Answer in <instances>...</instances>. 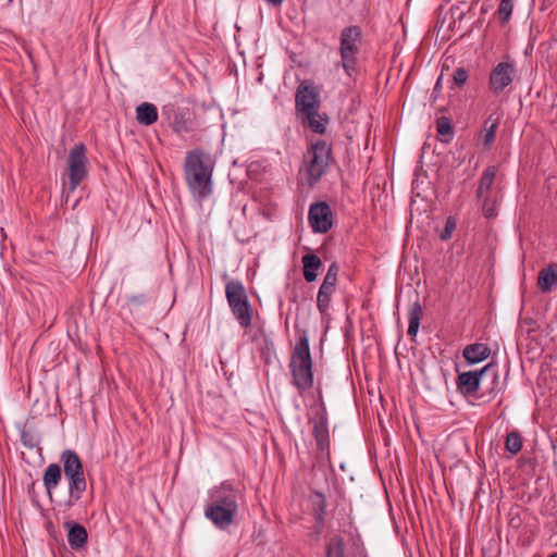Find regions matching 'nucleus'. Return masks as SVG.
Segmentation results:
<instances>
[{"mask_svg": "<svg viewBox=\"0 0 557 557\" xmlns=\"http://www.w3.org/2000/svg\"><path fill=\"white\" fill-rule=\"evenodd\" d=\"M64 528L67 530V543L74 550L83 548L88 541V533L84 525L74 522H64Z\"/></svg>", "mask_w": 557, "mask_h": 557, "instance_id": "4468645a", "label": "nucleus"}, {"mask_svg": "<svg viewBox=\"0 0 557 557\" xmlns=\"http://www.w3.org/2000/svg\"><path fill=\"white\" fill-rule=\"evenodd\" d=\"M228 306L243 327L251 323V307L249 305L244 285L239 281H231L225 286Z\"/></svg>", "mask_w": 557, "mask_h": 557, "instance_id": "0eeeda50", "label": "nucleus"}, {"mask_svg": "<svg viewBox=\"0 0 557 557\" xmlns=\"http://www.w3.org/2000/svg\"><path fill=\"white\" fill-rule=\"evenodd\" d=\"M88 159L84 144L75 145L69 152L66 159V174L69 177V190L73 193L86 178Z\"/></svg>", "mask_w": 557, "mask_h": 557, "instance_id": "1a4fd4ad", "label": "nucleus"}, {"mask_svg": "<svg viewBox=\"0 0 557 557\" xmlns=\"http://www.w3.org/2000/svg\"><path fill=\"white\" fill-rule=\"evenodd\" d=\"M436 129L441 136L445 137L443 141L448 143L453 138V126L447 117H441L437 120Z\"/></svg>", "mask_w": 557, "mask_h": 557, "instance_id": "7c9ffc66", "label": "nucleus"}, {"mask_svg": "<svg viewBox=\"0 0 557 557\" xmlns=\"http://www.w3.org/2000/svg\"><path fill=\"white\" fill-rule=\"evenodd\" d=\"M237 493L230 485L222 484L210 492L205 516L219 529L230 527L237 512Z\"/></svg>", "mask_w": 557, "mask_h": 557, "instance_id": "f03ea898", "label": "nucleus"}, {"mask_svg": "<svg viewBox=\"0 0 557 557\" xmlns=\"http://www.w3.org/2000/svg\"><path fill=\"white\" fill-rule=\"evenodd\" d=\"M557 284V263H550L539 272L537 285L544 293L550 292Z\"/></svg>", "mask_w": 557, "mask_h": 557, "instance_id": "dca6fc26", "label": "nucleus"}, {"mask_svg": "<svg viewBox=\"0 0 557 557\" xmlns=\"http://www.w3.org/2000/svg\"><path fill=\"white\" fill-rule=\"evenodd\" d=\"M60 461L63 466L65 478L69 482L67 506L74 505L82 497L87 487L82 460L76 451L65 449L61 453Z\"/></svg>", "mask_w": 557, "mask_h": 557, "instance_id": "423d86ee", "label": "nucleus"}, {"mask_svg": "<svg viewBox=\"0 0 557 557\" xmlns=\"http://www.w3.org/2000/svg\"><path fill=\"white\" fill-rule=\"evenodd\" d=\"M513 11V0H500L496 15L502 25H506Z\"/></svg>", "mask_w": 557, "mask_h": 557, "instance_id": "cd10ccee", "label": "nucleus"}, {"mask_svg": "<svg viewBox=\"0 0 557 557\" xmlns=\"http://www.w3.org/2000/svg\"><path fill=\"white\" fill-rule=\"evenodd\" d=\"M516 76V65L513 62L502 61L491 71L488 77V88L494 96L500 95L511 85Z\"/></svg>", "mask_w": 557, "mask_h": 557, "instance_id": "9d476101", "label": "nucleus"}, {"mask_svg": "<svg viewBox=\"0 0 557 557\" xmlns=\"http://www.w3.org/2000/svg\"><path fill=\"white\" fill-rule=\"evenodd\" d=\"M23 443H24V445L32 446L30 444H28V443H30V440H27V442H26V440H23Z\"/></svg>", "mask_w": 557, "mask_h": 557, "instance_id": "c9c22d12", "label": "nucleus"}, {"mask_svg": "<svg viewBox=\"0 0 557 557\" xmlns=\"http://www.w3.org/2000/svg\"><path fill=\"white\" fill-rule=\"evenodd\" d=\"M482 201V213L486 219H494L497 216L498 198L497 195H485L479 198Z\"/></svg>", "mask_w": 557, "mask_h": 557, "instance_id": "5701e85b", "label": "nucleus"}, {"mask_svg": "<svg viewBox=\"0 0 557 557\" xmlns=\"http://www.w3.org/2000/svg\"><path fill=\"white\" fill-rule=\"evenodd\" d=\"M304 277L308 283L315 281L318 271L322 265L321 259L314 253L304 255L301 258Z\"/></svg>", "mask_w": 557, "mask_h": 557, "instance_id": "a211bd4d", "label": "nucleus"}, {"mask_svg": "<svg viewBox=\"0 0 557 557\" xmlns=\"http://www.w3.org/2000/svg\"><path fill=\"white\" fill-rule=\"evenodd\" d=\"M468 79V71L465 67H457L453 73V81L456 86L461 87Z\"/></svg>", "mask_w": 557, "mask_h": 557, "instance_id": "473e14b6", "label": "nucleus"}, {"mask_svg": "<svg viewBox=\"0 0 557 557\" xmlns=\"http://www.w3.org/2000/svg\"><path fill=\"white\" fill-rule=\"evenodd\" d=\"M500 389L499 375L496 372V381H493L492 379L486 381L485 386L479 391L481 394H476V397L482 398L484 401H490L500 392Z\"/></svg>", "mask_w": 557, "mask_h": 557, "instance_id": "393cba45", "label": "nucleus"}, {"mask_svg": "<svg viewBox=\"0 0 557 557\" xmlns=\"http://www.w3.org/2000/svg\"><path fill=\"white\" fill-rule=\"evenodd\" d=\"M62 479L61 467L58 463H50L42 475V483L47 493L51 496Z\"/></svg>", "mask_w": 557, "mask_h": 557, "instance_id": "f3484780", "label": "nucleus"}, {"mask_svg": "<svg viewBox=\"0 0 557 557\" xmlns=\"http://www.w3.org/2000/svg\"><path fill=\"white\" fill-rule=\"evenodd\" d=\"M23 443H24V445L32 446L30 444H28V443H30V440H27V442H26V440H23Z\"/></svg>", "mask_w": 557, "mask_h": 557, "instance_id": "e433bc0d", "label": "nucleus"}, {"mask_svg": "<svg viewBox=\"0 0 557 557\" xmlns=\"http://www.w3.org/2000/svg\"><path fill=\"white\" fill-rule=\"evenodd\" d=\"M496 381V368L486 364L480 371H466L458 374L457 389L466 396H476L490 380Z\"/></svg>", "mask_w": 557, "mask_h": 557, "instance_id": "6e6552de", "label": "nucleus"}, {"mask_svg": "<svg viewBox=\"0 0 557 557\" xmlns=\"http://www.w3.org/2000/svg\"><path fill=\"white\" fill-rule=\"evenodd\" d=\"M172 129L178 136H184L194 129L193 122L188 114L175 112L171 122Z\"/></svg>", "mask_w": 557, "mask_h": 557, "instance_id": "4be33fe9", "label": "nucleus"}, {"mask_svg": "<svg viewBox=\"0 0 557 557\" xmlns=\"http://www.w3.org/2000/svg\"><path fill=\"white\" fill-rule=\"evenodd\" d=\"M522 448V437L520 433L513 431L506 437V450L512 455H517Z\"/></svg>", "mask_w": 557, "mask_h": 557, "instance_id": "c756f323", "label": "nucleus"}, {"mask_svg": "<svg viewBox=\"0 0 557 557\" xmlns=\"http://www.w3.org/2000/svg\"><path fill=\"white\" fill-rule=\"evenodd\" d=\"M289 368L292 371L294 385L300 393L312 386V360L309 348V339L306 335H301L296 343L293 349Z\"/></svg>", "mask_w": 557, "mask_h": 557, "instance_id": "7ed1b4c3", "label": "nucleus"}, {"mask_svg": "<svg viewBox=\"0 0 557 557\" xmlns=\"http://www.w3.org/2000/svg\"><path fill=\"white\" fill-rule=\"evenodd\" d=\"M345 544L339 536L333 537L326 545V557H344Z\"/></svg>", "mask_w": 557, "mask_h": 557, "instance_id": "c85d7f7f", "label": "nucleus"}, {"mask_svg": "<svg viewBox=\"0 0 557 557\" xmlns=\"http://www.w3.org/2000/svg\"><path fill=\"white\" fill-rule=\"evenodd\" d=\"M313 435L317 441L318 447L323 450L329 445V429L325 420L321 419L315 422L313 426Z\"/></svg>", "mask_w": 557, "mask_h": 557, "instance_id": "a878e982", "label": "nucleus"}, {"mask_svg": "<svg viewBox=\"0 0 557 557\" xmlns=\"http://www.w3.org/2000/svg\"><path fill=\"white\" fill-rule=\"evenodd\" d=\"M136 119L139 124L151 125L158 121V109L154 104L143 102L136 109Z\"/></svg>", "mask_w": 557, "mask_h": 557, "instance_id": "aec40b11", "label": "nucleus"}, {"mask_svg": "<svg viewBox=\"0 0 557 557\" xmlns=\"http://www.w3.org/2000/svg\"><path fill=\"white\" fill-rule=\"evenodd\" d=\"M147 302V296L145 294L131 295L127 297V304L133 307H139Z\"/></svg>", "mask_w": 557, "mask_h": 557, "instance_id": "72a5a7b5", "label": "nucleus"}, {"mask_svg": "<svg viewBox=\"0 0 557 557\" xmlns=\"http://www.w3.org/2000/svg\"><path fill=\"white\" fill-rule=\"evenodd\" d=\"M308 222L314 233H327L333 226V212L325 201L311 203Z\"/></svg>", "mask_w": 557, "mask_h": 557, "instance_id": "9b49d317", "label": "nucleus"}, {"mask_svg": "<svg viewBox=\"0 0 557 557\" xmlns=\"http://www.w3.org/2000/svg\"><path fill=\"white\" fill-rule=\"evenodd\" d=\"M213 164L210 156L201 149L188 151L184 162V178L191 196L202 202L211 196Z\"/></svg>", "mask_w": 557, "mask_h": 557, "instance_id": "f257e3e1", "label": "nucleus"}, {"mask_svg": "<svg viewBox=\"0 0 557 557\" xmlns=\"http://www.w3.org/2000/svg\"><path fill=\"white\" fill-rule=\"evenodd\" d=\"M491 354L487 345L482 343L470 344L463 349V358L471 364L485 360Z\"/></svg>", "mask_w": 557, "mask_h": 557, "instance_id": "2eb2a0df", "label": "nucleus"}, {"mask_svg": "<svg viewBox=\"0 0 557 557\" xmlns=\"http://www.w3.org/2000/svg\"><path fill=\"white\" fill-rule=\"evenodd\" d=\"M319 110H312V114H301L302 124L317 134H323L326 128L327 116L321 115Z\"/></svg>", "mask_w": 557, "mask_h": 557, "instance_id": "6ab92c4d", "label": "nucleus"}, {"mask_svg": "<svg viewBox=\"0 0 557 557\" xmlns=\"http://www.w3.org/2000/svg\"><path fill=\"white\" fill-rule=\"evenodd\" d=\"M331 146L324 140L312 144L300 169L301 181L313 187L326 172L331 159Z\"/></svg>", "mask_w": 557, "mask_h": 557, "instance_id": "20e7f679", "label": "nucleus"}, {"mask_svg": "<svg viewBox=\"0 0 557 557\" xmlns=\"http://www.w3.org/2000/svg\"><path fill=\"white\" fill-rule=\"evenodd\" d=\"M497 173V168L495 165H490L485 169L483 172L480 181L479 186L476 189V197L481 198V196L485 195H492V186L495 181V176Z\"/></svg>", "mask_w": 557, "mask_h": 557, "instance_id": "412c9836", "label": "nucleus"}, {"mask_svg": "<svg viewBox=\"0 0 557 557\" xmlns=\"http://www.w3.org/2000/svg\"><path fill=\"white\" fill-rule=\"evenodd\" d=\"M338 265L333 262L323 278L317 296V307L321 314H326L330 309L331 298L336 290Z\"/></svg>", "mask_w": 557, "mask_h": 557, "instance_id": "f8f14e48", "label": "nucleus"}, {"mask_svg": "<svg viewBox=\"0 0 557 557\" xmlns=\"http://www.w3.org/2000/svg\"><path fill=\"white\" fill-rule=\"evenodd\" d=\"M497 126V120L492 121L490 117L487 121H485L483 131L480 135V139L485 148H488L493 144Z\"/></svg>", "mask_w": 557, "mask_h": 557, "instance_id": "bb28decb", "label": "nucleus"}, {"mask_svg": "<svg viewBox=\"0 0 557 557\" xmlns=\"http://www.w3.org/2000/svg\"><path fill=\"white\" fill-rule=\"evenodd\" d=\"M422 307L419 301H416L409 311V325H408V335L416 336L419 330L420 320L422 318Z\"/></svg>", "mask_w": 557, "mask_h": 557, "instance_id": "b1692460", "label": "nucleus"}, {"mask_svg": "<svg viewBox=\"0 0 557 557\" xmlns=\"http://www.w3.org/2000/svg\"><path fill=\"white\" fill-rule=\"evenodd\" d=\"M456 220L453 216H448L445 222V226L440 234V238L444 242L451 238L453 233L456 230Z\"/></svg>", "mask_w": 557, "mask_h": 557, "instance_id": "2f4dec72", "label": "nucleus"}, {"mask_svg": "<svg viewBox=\"0 0 557 557\" xmlns=\"http://www.w3.org/2000/svg\"><path fill=\"white\" fill-rule=\"evenodd\" d=\"M548 557H557V553L549 555Z\"/></svg>", "mask_w": 557, "mask_h": 557, "instance_id": "4c0bfd02", "label": "nucleus"}, {"mask_svg": "<svg viewBox=\"0 0 557 557\" xmlns=\"http://www.w3.org/2000/svg\"><path fill=\"white\" fill-rule=\"evenodd\" d=\"M268 2L274 4V5H277L278 4V0H267Z\"/></svg>", "mask_w": 557, "mask_h": 557, "instance_id": "f704fd0d", "label": "nucleus"}, {"mask_svg": "<svg viewBox=\"0 0 557 557\" xmlns=\"http://www.w3.org/2000/svg\"><path fill=\"white\" fill-rule=\"evenodd\" d=\"M296 107L299 114H312V110H319L320 101L313 87L300 86L296 95Z\"/></svg>", "mask_w": 557, "mask_h": 557, "instance_id": "ddd939ff", "label": "nucleus"}, {"mask_svg": "<svg viewBox=\"0 0 557 557\" xmlns=\"http://www.w3.org/2000/svg\"><path fill=\"white\" fill-rule=\"evenodd\" d=\"M362 44V30L358 25L343 28L339 37L341 61L336 66H342L347 76L354 77L358 73V54Z\"/></svg>", "mask_w": 557, "mask_h": 557, "instance_id": "39448f33", "label": "nucleus"}]
</instances>
